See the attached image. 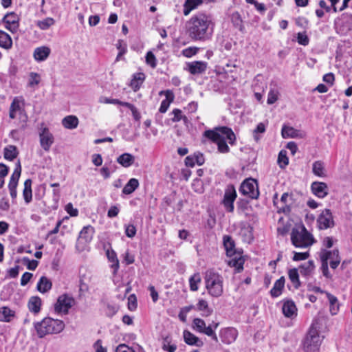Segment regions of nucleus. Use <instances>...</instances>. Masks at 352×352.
<instances>
[{"label": "nucleus", "mask_w": 352, "mask_h": 352, "mask_svg": "<svg viewBox=\"0 0 352 352\" xmlns=\"http://www.w3.org/2000/svg\"><path fill=\"white\" fill-rule=\"evenodd\" d=\"M9 118L19 120L18 124L22 130L27 127L28 116L25 109V100L23 97H14L9 107Z\"/></svg>", "instance_id": "obj_4"}, {"label": "nucleus", "mask_w": 352, "mask_h": 352, "mask_svg": "<svg viewBox=\"0 0 352 352\" xmlns=\"http://www.w3.org/2000/svg\"><path fill=\"white\" fill-rule=\"evenodd\" d=\"M145 79V75L143 73H136L133 75L131 81V87L136 91L138 90Z\"/></svg>", "instance_id": "obj_35"}, {"label": "nucleus", "mask_w": 352, "mask_h": 352, "mask_svg": "<svg viewBox=\"0 0 352 352\" xmlns=\"http://www.w3.org/2000/svg\"><path fill=\"white\" fill-rule=\"evenodd\" d=\"M139 186V182L135 178H131L126 184L122 189V193L124 195H130L133 193Z\"/></svg>", "instance_id": "obj_34"}, {"label": "nucleus", "mask_w": 352, "mask_h": 352, "mask_svg": "<svg viewBox=\"0 0 352 352\" xmlns=\"http://www.w3.org/2000/svg\"><path fill=\"white\" fill-rule=\"evenodd\" d=\"M41 81V76L36 72H31L29 75L28 86L30 87H34L37 86Z\"/></svg>", "instance_id": "obj_48"}, {"label": "nucleus", "mask_w": 352, "mask_h": 352, "mask_svg": "<svg viewBox=\"0 0 352 352\" xmlns=\"http://www.w3.org/2000/svg\"><path fill=\"white\" fill-rule=\"evenodd\" d=\"M125 234L129 238H133L136 234V228L133 224L125 226Z\"/></svg>", "instance_id": "obj_59"}, {"label": "nucleus", "mask_w": 352, "mask_h": 352, "mask_svg": "<svg viewBox=\"0 0 352 352\" xmlns=\"http://www.w3.org/2000/svg\"><path fill=\"white\" fill-rule=\"evenodd\" d=\"M18 151L15 146L9 145L4 148V157L8 160H13L17 157Z\"/></svg>", "instance_id": "obj_42"}, {"label": "nucleus", "mask_w": 352, "mask_h": 352, "mask_svg": "<svg viewBox=\"0 0 352 352\" xmlns=\"http://www.w3.org/2000/svg\"><path fill=\"white\" fill-rule=\"evenodd\" d=\"M206 287L208 294L213 297H219L222 295L223 278L213 271H207L205 276Z\"/></svg>", "instance_id": "obj_7"}, {"label": "nucleus", "mask_w": 352, "mask_h": 352, "mask_svg": "<svg viewBox=\"0 0 352 352\" xmlns=\"http://www.w3.org/2000/svg\"><path fill=\"white\" fill-rule=\"evenodd\" d=\"M334 243V240L331 236H325L322 241V248L326 250L332 248Z\"/></svg>", "instance_id": "obj_55"}, {"label": "nucleus", "mask_w": 352, "mask_h": 352, "mask_svg": "<svg viewBox=\"0 0 352 352\" xmlns=\"http://www.w3.org/2000/svg\"><path fill=\"white\" fill-rule=\"evenodd\" d=\"M313 173L319 177L326 176L324 163L321 161H316L312 164Z\"/></svg>", "instance_id": "obj_38"}, {"label": "nucleus", "mask_w": 352, "mask_h": 352, "mask_svg": "<svg viewBox=\"0 0 352 352\" xmlns=\"http://www.w3.org/2000/svg\"><path fill=\"white\" fill-rule=\"evenodd\" d=\"M15 312L8 307L0 308V321L9 322L14 317Z\"/></svg>", "instance_id": "obj_30"}, {"label": "nucleus", "mask_w": 352, "mask_h": 352, "mask_svg": "<svg viewBox=\"0 0 352 352\" xmlns=\"http://www.w3.org/2000/svg\"><path fill=\"white\" fill-rule=\"evenodd\" d=\"M94 232V228L90 225L82 228L79 233L76 244V248L78 251L82 252L86 249L87 245L91 241Z\"/></svg>", "instance_id": "obj_9"}, {"label": "nucleus", "mask_w": 352, "mask_h": 352, "mask_svg": "<svg viewBox=\"0 0 352 352\" xmlns=\"http://www.w3.org/2000/svg\"><path fill=\"white\" fill-rule=\"evenodd\" d=\"M297 41H298V43L300 44V45H304V46H306L309 44V39L308 38V36H307V34L303 32V33H301V32H299L297 35Z\"/></svg>", "instance_id": "obj_57"}, {"label": "nucleus", "mask_w": 352, "mask_h": 352, "mask_svg": "<svg viewBox=\"0 0 352 352\" xmlns=\"http://www.w3.org/2000/svg\"><path fill=\"white\" fill-rule=\"evenodd\" d=\"M21 173V167L20 162H18L16 166L11 175L10 182L8 184L9 189H16L18 182Z\"/></svg>", "instance_id": "obj_25"}, {"label": "nucleus", "mask_w": 352, "mask_h": 352, "mask_svg": "<svg viewBox=\"0 0 352 352\" xmlns=\"http://www.w3.org/2000/svg\"><path fill=\"white\" fill-rule=\"evenodd\" d=\"M325 294L330 304V313L333 316L336 315L340 309V304L338 302V298L329 292H325Z\"/></svg>", "instance_id": "obj_28"}, {"label": "nucleus", "mask_w": 352, "mask_h": 352, "mask_svg": "<svg viewBox=\"0 0 352 352\" xmlns=\"http://www.w3.org/2000/svg\"><path fill=\"white\" fill-rule=\"evenodd\" d=\"M309 256L308 252H294L293 260L294 261H303Z\"/></svg>", "instance_id": "obj_61"}, {"label": "nucleus", "mask_w": 352, "mask_h": 352, "mask_svg": "<svg viewBox=\"0 0 352 352\" xmlns=\"http://www.w3.org/2000/svg\"><path fill=\"white\" fill-rule=\"evenodd\" d=\"M23 196L26 204H29L32 199V180L28 179L24 182Z\"/></svg>", "instance_id": "obj_36"}, {"label": "nucleus", "mask_w": 352, "mask_h": 352, "mask_svg": "<svg viewBox=\"0 0 352 352\" xmlns=\"http://www.w3.org/2000/svg\"><path fill=\"white\" fill-rule=\"evenodd\" d=\"M282 310L284 316L287 318H292L297 315V308L292 300L285 301Z\"/></svg>", "instance_id": "obj_22"}, {"label": "nucleus", "mask_w": 352, "mask_h": 352, "mask_svg": "<svg viewBox=\"0 0 352 352\" xmlns=\"http://www.w3.org/2000/svg\"><path fill=\"white\" fill-rule=\"evenodd\" d=\"M134 161L135 157L128 153L122 154L117 159L118 163L126 168L131 166L133 164Z\"/></svg>", "instance_id": "obj_29"}, {"label": "nucleus", "mask_w": 352, "mask_h": 352, "mask_svg": "<svg viewBox=\"0 0 352 352\" xmlns=\"http://www.w3.org/2000/svg\"><path fill=\"white\" fill-rule=\"evenodd\" d=\"M172 114L174 116L172 118V120L174 122H179L182 120H187L186 117L182 115V111L179 109H174L172 111Z\"/></svg>", "instance_id": "obj_53"}, {"label": "nucleus", "mask_w": 352, "mask_h": 352, "mask_svg": "<svg viewBox=\"0 0 352 352\" xmlns=\"http://www.w3.org/2000/svg\"><path fill=\"white\" fill-rule=\"evenodd\" d=\"M128 308L131 311H133L137 307V301L134 295H131L128 298Z\"/></svg>", "instance_id": "obj_63"}, {"label": "nucleus", "mask_w": 352, "mask_h": 352, "mask_svg": "<svg viewBox=\"0 0 352 352\" xmlns=\"http://www.w3.org/2000/svg\"><path fill=\"white\" fill-rule=\"evenodd\" d=\"M204 136L216 143L218 151L221 153H227L230 151V148L226 140L228 141L230 145H234L236 141L234 132L227 126L217 127L214 130H206Z\"/></svg>", "instance_id": "obj_2"}, {"label": "nucleus", "mask_w": 352, "mask_h": 352, "mask_svg": "<svg viewBox=\"0 0 352 352\" xmlns=\"http://www.w3.org/2000/svg\"><path fill=\"white\" fill-rule=\"evenodd\" d=\"M322 339L318 331L311 327L302 343L304 352H319Z\"/></svg>", "instance_id": "obj_8"}, {"label": "nucleus", "mask_w": 352, "mask_h": 352, "mask_svg": "<svg viewBox=\"0 0 352 352\" xmlns=\"http://www.w3.org/2000/svg\"><path fill=\"white\" fill-rule=\"evenodd\" d=\"M183 337L184 342L188 345L196 346L199 347L204 345V342L198 337L188 330L184 331Z\"/></svg>", "instance_id": "obj_21"}, {"label": "nucleus", "mask_w": 352, "mask_h": 352, "mask_svg": "<svg viewBox=\"0 0 352 352\" xmlns=\"http://www.w3.org/2000/svg\"><path fill=\"white\" fill-rule=\"evenodd\" d=\"M244 260L241 256L234 257L228 261V265L230 267L235 268L236 272H240L243 269Z\"/></svg>", "instance_id": "obj_41"}, {"label": "nucleus", "mask_w": 352, "mask_h": 352, "mask_svg": "<svg viewBox=\"0 0 352 352\" xmlns=\"http://www.w3.org/2000/svg\"><path fill=\"white\" fill-rule=\"evenodd\" d=\"M40 144L41 147L46 151H48L54 143V136L50 132L47 127H44L41 129L39 133Z\"/></svg>", "instance_id": "obj_14"}, {"label": "nucleus", "mask_w": 352, "mask_h": 352, "mask_svg": "<svg viewBox=\"0 0 352 352\" xmlns=\"http://www.w3.org/2000/svg\"><path fill=\"white\" fill-rule=\"evenodd\" d=\"M55 23V21L52 17L45 18L43 20L38 21L36 23L37 26L42 30L49 29L52 25Z\"/></svg>", "instance_id": "obj_47"}, {"label": "nucleus", "mask_w": 352, "mask_h": 352, "mask_svg": "<svg viewBox=\"0 0 352 352\" xmlns=\"http://www.w3.org/2000/svg\"><path fill=\"white\" fill-rule=\"evenodd\" d=\"M317 225L320 230H327L334 226L333 215L329 209L321 212L317 219Z\"/></svg>", "instance_id": "obj_12"}, {"label": "nucleus", "mask_w": 352, "mask_h": 352, "mask_svg": "<svg viewBox=\"0 0 352 352\" xmlns=\"http://www.w3.org/2000/svg\"><path fill=\"white\" fill-rule=\"evenodd\" d=\"M239 192L251 199H257L259 196V190L256 180L249 178L241 184Z\"/></svg>", "instance_id": "obj_10"}, {"label": "nucleus", "mask_w": 352, "mask_h": 352, "mask_svg": "<svg viewBox=\"0 0 352 352\" xmlns=\"http://www.w3.org/2000/svg\"><path fill=\"white\" fill-rule=\"evenodd\" d=\"M116 352H142L140 349L135 351L133 348L128 346L126 344H120L116 348Z\"/></svg>", "instance_id": "obj_60"}, {"label": "nucleus", "mask_w": 352, "mask_h": 352, "mask_svg": "<svg viewBox=\"0 0 352 352\" xmlns=\"http://www.w3.org/2000/svg\"><path fill=\"white\" fill-rule=\"evenodd\" d=\"M289 278L291 282L294 284L296 288H298L300 286L299 274L298 270L296 268L291 269L288 272Z\"/></svg>", "instance_id": "obj_46"}, {"label": "nucleus", "mask_w": 352, "mask_h": 352, "mask_svg": "<svg viewBox=\"0 0 352 352\" xmlns=\"http://www.w3.org/2000/svg\"><path fill=\"white\" fill-rule=\"evenodd\" d=\"M74 298L67 294L58 296L54 305V310L56 313L67 314L69 309L74 305Z\"/></svg>", "instance_id": "obj_11"}, {"label": "nucleus", "mask_w": 352, "mask_h": 352, "mask_svg": "<svg viewBox=\"0 0 352 352\" xmlns=\"http://www.w3.org/2000/svg\"><path fill=\"white\" fill-rule=\"evenodd\" d=\"M201 278L199 273L194 274L189 278L190 289L191 291L195 292L198 290V285L201 283Z\"/></svg>", "instance_id": "obj_45"}, {"label": "nucleus", "mask_w": 352, "mask_h": 352, "mask_svg": "<svg viewBox=\"0 0 352 352\" xmlns=\"http://www.w3.org/2000/svg\"><path fill=\"white\" fill-rule=\"evenodd\" d=\"M3 22L6 29L12 32H14L17 30L19 27V17L14 13L11 12L6 14L3 18Z\"/></svg>", "instance_id": "obj_16"}, {"label": "nucleus", "mask_w": 352, "mask_h": 352, "mask_svg": "<svg viewBox=\"0 0 352 352\" xmlns=\"http://www.w3.org/2000/svg\"><path fill=\"white\" fill-rule=\"evenodd\" d=\"M41 299L38 296H32L28 301V308L31 312L37 314L41 310Z\"/></svg>", "instance_id": "obj_33"}, {"label": "nucleus", "mask_w": 352, "mask_h": 352, "mask_svg": "<svg viewBox=\"0 0 352 352\" xmlns=\"http://www.w3.org/2000/svg\"><path fill=\"white\" fill-rule=\"evenodd\" d=\"M198 50L199 49L197 47H189L188 48L184 49L182 51V54L186 57L190 58L195 55L197 53Z\"/></svg>", "instance_id": "obj_58"}, {"label": "nucleus", "mask_w": 352, "mask_h": 352, "mask_svg": "<svg viewBox=\"0 0 352 352\" xmlns=\"http://www.w3.org/2000/svg\"><path fill=\"white\" fill-rule=\"evenodd\" d=\"M162 94L165 96V99L162 101L159 111L160 113H164L168 110L170 103L173 102L175 96L170 90L160 91V95Z\"/></svg>", "instance_id": "obj_19"}, {"label": "nucleus", "mask_w": 352, "mask_h": 352, "mask_svg": "<svg viewBox=\"0 0 352 352\" xmlns=\"http://www.w3.org/2000/svg\"><path fill=\"white\" fill-rule=\"evenodd\" d=\"M64 328L63 321L51 318H45L41 322L34 323V329L39 338H43L47 334L59 333Z\"/></svg>", "instance_id": "obj_5"}, {"label": "nucleus", "mask_w": 352, "mask_h": 352, "mask_svg": "<svg viewBox=\"0 0 352 352\" xmlns=\"http://www.w3.org/2000/svg\"><path fill=\"white\" fill-rule=\"evenodd\" d=\"M106 254L109 261L111 263V267L113 269V273L116 274L120 266L117 254L113 250H107Z\"/></svg>", "instance_id": "obj_32"}, {"label": "nucleus", "mask_w": 352, "mask_h": 352, "mask_svg": "<svg viewBox=\"0 0 352 352\" xmlns=\"http://www.w3.org/2000/svg\"><path fill=\"white\" fill-rule=\"evenodd\" d=\"M12 45L10 36L4 31L0 30V46L5 49H10Z\"/></svg>", "instance_id": "obj_39"}, {"label": "nucleus", "mask_w": 352, "mask_h": 352, "mask_svg": "<svg viewBox=\"0 0 352 352\" xmlns=\"http://www.w3.org/2000/svg\"><path fill=\"white\" fill-rule=\"evenodd\" d=\"M93 346L95 350V352H107V349L102 346V342L101 340H98L94 344Z\"/></svg>", "instance_id": "obj_64"}, {"label": "nucleus", "mask_w": 352, "mask_h": 352, "mask_svg": "<svg viewBox=\"0 0 352 352\" xmlns=\"http://www.w3.org/2000/svg\"><path fill=\"white\" fill-rule=\"evenodd\" d=\"M292 244L298 248H307L316 242L314 236L305 226L294 228L291 233Z\"/></svg>", "instance_id": "obj_6"}, {"label": "nucleus", "mask_w": 352, "mask_h": 352, "mask_svg": "<svg viewBox=\"0 0 352 352\" xmlns=\"http://www.w3.org/2000/svg\"><path fill=\"white\" fill-rule=\"evenodd\" d=\"M162 349L168 352H175L177 349V346L175 344H173L171 342V340L168 337H166L163 340Z\"/></svg>", "instance_id": "obj_49"}, {"label": "nucleus", "mask_w": 352, "mask_h": 352, "mask_svg": "<svg viewBox=\"0 0 352 352\" xmlns=\"http://www.w3.org/2000/svg\"><path fill=\"white\" fill-rule=\"evenodd\" d=\"M281 133L283 138H295L298 137L299 131L292 126H284Z\"/></svg>", "instance_id": "obj_40"}, {"label": "nucleus", "mask_w": 352, "mask_h": 352, "mask_svg": "<svg viewBox=\"0 0 352 352\" xmlns=\"http://www.w3.org/2000/svg\"><path fill=\"white\" fill-rule=\"evenodd\" d=\"M193 328L198 332L206 334V332L208 331V329H211L212 327H214V329H216L218 326L219 323L212 322L209 326L206 327V322L204 320L201 318H195L192 321Z\"/></svg>", "instance_id": "obj_17"}, {"label": "nucleus", "mask_w": 352, "mask_h": 352, "mask_svg": "<svg viewBox=\"0 0 352 352\" xmlns=\"http://www.w3.org/2000/svg\"><path fill=\"white\" fill-rule=\"evenodd\" d=\"M207 68V63L204 61H194L188 64V70L192 74H199L204 72Z\"/></svg>", "instance_id": "obj_23"}, {"label": "nucleus", "mask_w": 352, "mask_h": 352, "mask_svg": "<svg viewBox=\"0 0 352 352\" xmlns=\"http://www.w3.org/2000/svg\"><path fill=\"white\" fill-rule=\"evenodd\" d=\"M237 336V330L232 327L225 328L221 329L220 331V338L221 341L226 344H230L234 342Z\"/></svg>", "instance_id": "obj_15"}, {"label": "nucleus", "mask_w": 352, "mask_h": 352, "mask_svg": "<svg viewBox=\"0 0 352 352\" xmlns=\"http://www.w3.org/2000/svg\"><path fill=\"white\" fill-rule=\"evenodd\" d=\"M278 96V92L276 90H270L268 93L267 102L269 104H274L277 100Z\"/></svg>", "instance_id": "obj_54"}, {"label": "nucleus", "mask_w": 352, "mask_h": 352, "mask_svg": "<svg viewBox=\"0 0 352 352\" xmlns=\"http://www.w3.org/2000/svg\"><path fill=\"white\" fill-rule=\"evenodd\" d=\"M146 62L151 67L155 68L156 67V58L155 55L151 52H147L146 55Z\"/></svg>", "instance_id": "obj_56"}, {"label": "nucleus", "mask_w": 352, "mask_h": 352, "mask_svg": "<svg viewBox=\"0 0 352 352\" xmlns=\"http://www.w3.org/2000/svg\"><path fill=\"white\" fill-rule=\"evenodd\" d=\"M62 124L66 129H74L78 126V119L74 116H68L63 119Z\"/></svg>", "instance_id": "obj_37"}, {"label": "nucleus", "mask_w": 352, "mask_h": 352, "mask_svg": "<svg viewBox=\"0 0 352 352\" xmlns=\"http://www.w3.org/2000/svg\"><path fill=\"white\" fill-rule=\"evenodd\" d=\"M285 278L281 276L274 284L273 287L270 290V294L272 297H278L281 294L285 286Z\"/></svg>", "instance_id": "obj_26"}, {"label": "nucleus", "mask_w": 352, "mask_h": 352, "mask_svg": "<svg viewBox=\"0 0 352 352\" xmlns=\"http://www.w3.org/2000/svg\"><path fill=\"white\" fill-rule=\"evenodd\" d=\"M236 198V192L233 186H228L226 190L223 199V204L228 212H232L234 211V201Z\"/></svg>", "instance_id": "obj_13"}, {"label": "nucleus", "mask_w": 352, "mask_h": 352, "mask_svg": "<svg viewBox=\"0 0 352 352\" xmlns=\"http://www.w3.org/2000/svg\"><path fill=\"white\" fill-rule=\"evenodd\" d=\"M223 241L227 256H234L235 254V244L232 237L228 235H225Z\"/></svg>", "instance_id": "obj_27"}, {"label": "nucleus", "mask_w": 352, "mask_h": 352, "mask_svg": "<svg viewBox=\"0 0 352 352\" xmlns=\"http://www.w3.org/2000/svg\"><path fill=\"white\" fill-rule=\"evenodd\" d=\"M51 50L49 47L41 46L36 47L34 51V58L38 62L45 60L50 56Z\"/></svg>", "instance_id": "obj_20"}, {"label": "nucleus", "mask_w": 352, "mask_h": 352, "mask_svg": "<svg viewBox=\"0 0 352 352\" xmlns=\"http://www.w3.org/2000/svg\"><path fill=\"white\" fill-rule=\"evenodd\" d=\"M214 25L210 14L198 12L186 21V31L192 41L205 42L212 38Z\"/></svg>", "instance_id": "obj_1"}, {"label": "nucleus", "mask_w": 352, "mask_h": 352, "mask_svg": "<svg viewBox=\"0 0 352 352\" xmlns=\"http://www.w3.org/2000/svg\"><path fill=\"white\" fill-rule=\"evenodd\" d=\"M240 234L243 236V240L248 243L252 239V234L251 228L249 226L244 227L241 229Z\"/></svg>", "instance_id": "obj_51"}, {"label": "nucleus", "mask_w": 352, "mask_h": 352, "mask_svg": "<svg viewBox=\"0 0 352 352\" xmlns=\"http://www.w3.org/2000/svg\"><path fill=\"white\" fill-rule=\"evenodd\" d=\"M315 265L313 261H309L300 267V272L303 276H309L314 270Z\"/></svg>", "instance_id": "obj_43"}, {"label": "nucleus", "mask_w": 352, "mask_h": 352, "mask_svg": "<svg viewBox=\"0 0 352 352\" xmlns=\"http://www.w3.org/2000/svg\"><path fill=\"white\" fill-rule=\"evenodd\" d=\"M318 256L321 262V270L323 276L327 278H331L329 270V261L331 269L335 270L338 267L341 261L339 250L338 249L328 250L324 248H320L318 252Z\"/></svg>", "instance_id": "obj_3"}, {"label": "nucleus", "mask_w": 352, "mask_h": 352, "mask_svg": "<svg viewBox=\"0 0 352 352\" xmlns=\"http://www.w3.org/2000/svg\"><path fill=\"white\" fill-rule=\"evenodd\" d=\"M197 308L199 311H202L203 316H208L211 314L212 310L208 307V304L205 300H199L197 304Z\"/></svg>", "instance_id": "obj_44"}, {"label": "nucleus", "mask_w": 352, "mask_h": 352, "mask_svg": "<svg viewBox=\"0 0 352 352\" xmlns=\"http://www.w3.org/2000/svg\"><path fill=\"white\" fill-rule=\"evenodd\" d=\"M278 163L280 168H285L289 163L288 157L286 155V152L281 151L278 157Z\"/></svg>", "instance_id": "obj_52"}, {"label": "nucleus", "mask_w": 352, "mask_h": 352, "mask_svg": "<svg viewBox=\"0 0 352 352\" xmlns=\"http://www.w3.org/2000/svg\"><path fill=\"white\" fill-rule=\"evenodd\" d=\"M52 283L46 276H41L37 283V289L41 293H45L51 289Z\"/></svg>", "instance_id": "obj_31"}, {"label": "nucleus", "mask_w": 352, "mask_h": 352, "mask_svg": "<svg viewBox=\"0 0 352 352\" xmlns=\"http://www.w3.org/2000/svg\"><path fill=\"white\" fill-rule=\"evenodd\" d=\"M232 21L234 25L238 28L240 31H243V25L242 19L239 13H234L232 15Z\"/></svg>", "instance_id": "obj_50"}, {"label": "nucleus", "mask_w": 352, "mask_h": 352, "mask_svg": "<svg viewBox=\"0 0 352 352\" xmlns=\"http://www.w3.org/2000/svg\"><path fill=\"white\" fill-rule=\"evenodd\" d=\"M65 210L68 214H69L72 217H76L78 214V211L76 208L73 207L72 204L69 203L65 206Z\"/></svg>", "instance_id": "obj_62"}, {"label": "nucleus", "mask_w": 352, "mask_h": 352, "mask_svg": "<svg viewBox=\"0 0 352 352\" xmlns=\"http://www.w3.org/2000/svg\"><path fill=\"white\" fill-rule=\"evenodd\" d=\"M311 189L312 192L319 198H324L328 195V187L324 182H313L311 185Z\"/></svg>", "instance_id": "obj_18"}, {"label": "nucleus", "mask_w": 352, "mask_h": 352, "mask_svg": "<svg viewBox=\"0 0 352 352\" xmlns=\"http://www.w3.org/2000/svg\"><path fill=\"white\" fill-rule=\"evenodd\" d=\"M202 0H185L183 14L188 16L192 10L197 9L201 3Z\"/></svg>", "instance_id": "obj_24"}]
</instances>
